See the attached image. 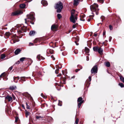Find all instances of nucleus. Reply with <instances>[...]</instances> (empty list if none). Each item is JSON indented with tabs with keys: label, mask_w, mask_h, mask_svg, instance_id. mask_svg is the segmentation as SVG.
Here are the masks:
<instances>
[{
	"label": "nucleus",
	"mask_w": 124,
	"mask_h": 124,
	"mask_svg": "<svg viewBox=\"0 0 124 124\" xmlns=\"http://www.w3.org/2000/svg\"><path fill=\"white\" fill-rule=\"evenodd\" d=\"M109 27L110 29V30H111L112 29L113 27H112V26L111 25H109Z\"/></svg>",
	"instance_id": "35"
},
{
	"label": "nucleus",
	"mask_w": 124,
	"mask_h": 124,
	"mask_svg": "<svg viewBox=\"0 0 124 124\" xmlns=\"http://www.w3.org/2000/svg\"><path fill=\"white\" fill-rule=\"evenodd\" d=\"M94 36H97V34H94Z\"/></svg>",
	"instance_id": "59"
},
{
	"label": "nucleus",
	"mask_w": 124,
	"mask_h": 124,
	"mask_svg": "<svg viewBox=\"0 0 124 124\" xmlns=\"http://www.w3.org/2000/svg\"><path fill=\"white\" fill-rule=\"evenodd\" d=\"M111 39H112L111 37H110L109 38V42H110L111 41Z\"/></svg>",
	"instance_id": "48"
},
{
	"label": "nucleus",
	"mask_w": 124,
	"mask_h": 124,
	"mask_svg": "<svg viewBox=\"0 0 124 124\" xmlns=\"http://www.w3.org/2000/svg\"><path fill=\"white\" fill-rule=\"evenodd\" d=\"M20 79L19 80V81L23 83V82L22 81H25V77H21L20 78Z\"/></svg>",
	"instance_id": "14"
},
{
	"label": "nucleus",
	"mask_w": 124,
	"mask_h": 124,
	"mask_svg": "<svg viewBox=\"0 0 124 124\" xmlns=\"http://www.w3.org/2000/svg\"><path fill=\"white\" fill-rule=\"evenodd\" d=\"M98 6L96 3H94L93 5L90 6V8L91 11L92 12H95L96 15L98 14L99 9L98 8Z\"/></svg>",
	"instance_id": "2"
},
{
	"label": "nucleus",
	"mask_w": 124,
	"mask_h": 124,
	"mask_svg": "<svg viewBox=\"0 0 124 124\" xmlns=\"http://www.w3.org/2000/svg\"><path fill=\"white\" fill-rule=\"evenodd\" d=\"M4 73H2L0 75V78H1L2 77V76L3 75H4Z\"/></svg>",
	"instance_id": "45"
},
{
	"label": "nucleus",
	"mask_w": 124,
	"mask_h": 124,
	"mask_svg": "<svg viewBox=\"0 0 124 124\" xmlns=\"http://www.w3.org/2000/svg\"><path fill=\"white\" fill-rule=\"evenodd\" d=\"M63 7L62 3L59 1L56 4L55 8L57 9V12L58 13H60L61 12Z\"/></svg>",
	"instance_id": "4"
},
{
	"label": "nucleus",
	"mask_w": 124,
	"mask_h": 124,
	"mask_svg": "<svg viewBox=\"0 0 124 124\" xmlns=\"http://www.w3.org/2000/svg\"><path fill=\"white\" fill-rule=\"evenodd\" d=\"M97 71V68L96 65H95L92 69L91 72L92 73H96Z\"/></svg>",
	"instance_id": "8"
},
{
	"label": "nucleus",
	"mask_w": 124,
	"mask_h": 124,
	"mask_svg": "<svg viewBox=\"0 0 124 124\" xmlns=\"http://www.w3.org/2000/svg\"><path fill=\"white\" fill-rule=\"evenodd\" d=\"M25 59L26 58L25 57H22L20 58V60L21 62H23Z\"/></svg>",
	"instance_id": "27"
},
{
	"label": "nucleus",
	"mask_w": 124,
	"mask_h": 124,
	"mask_svg": "<svg viewBox=\"0 0 124 124\" xmlns=\"http://www.w3.org/2000/svg\"><path fill=\"white\" fill-rule=\"evenodd\" d=\"M17 31L19 34H20L21 35H23V36L24 35H23V33L26 31V27H21L20 29L19 28L17 30Z\"/></svg>",
	"instance_id": "5"
},
{
	"label": "nucleus",
	"mask_w": 124,
	"mask_h": 124,
	"mask_svg": "<svg viewBox=\"0 0 124 124\" xmlns=\"http://www.w3.org/2000/svg\"><path fill=\"white\" fill-rule=\"evenodd\" d=\"M41 117V116H36V118L37 119H39Z\"/></svg>",
	"instance_id": "42"
},
{
	"label": "nucleus",
	"mask_w": 124,
	"mask_h": 124,
	"mask_svg": "<svg viewBox=\"0 0 124 124\" xmlns=\"http://www.w3.org/2000/svg\"><path fill=\"white\" fill-rule=\"evenodd\" d=\"M78 121H79L78 119H76V122H75L76 124H78Z\"/></svg>",
	"instance_id": "34"
},
{
	"label": "nucleus",
	"mask_w": 124,
	"mask_h": 124,
	"mask_svg": "<svg viewBox=\"0 0 124 124\" xmlns=\"http://www.w3.org/2000/svg\"><path fill=\"white\" fill-rule=\"evenodd\" d=\"M76 26L75 24L73 25L72 26V27L73 28H76Z\"/></svg>",
	"instance_id": "51"
},
{
	"label": "nucleus",
	"mask_w": 124,
	"mask_h": 124,
	"mask_svg": "<svg viewBox=\"0 0 124 124\" xmlns=\"http://www.w3.org/2000/svg\"><path fill=\"white\" fill-rule=\"evenodd\" d=\"M35 31H31L29 33V34L31 36H32L34 35Z\"/></svg>",
	"instance_id": "17"
},
{
	"label": "nucleus",
	"mask_w": 124,
	"mask_h": 124,
	"mask_svg": "<svg viewBox=\"0 0 124 124\" xmlns=\"http://www.w3.org/2000/svg\"><path fill=\"white\" fill-rule=\"evenodd\" d=\"M90 19L89 18L88 19V22H90Z\"/></svg>",
	"instance_id": "57"
},
{
	"label": "nucleus",
	"mask_w": 124,
	"mask_h": 124,
	"mask_svg": "<svg viewBox=\"0 0 124 124\" xmlns=\"http://www.w3.org/2000/svg\"><path fill=\"white\" fill-rule=\"evenodd\" d=\"M89 81H90L91 80V76H89Z\"/></svg>",
	"instance_id": "46"
},
{
	"label": "nucleus",
	"mask_w": 124,
	"mask_h": 124,
	"mask_svg": "<svg viewBox=\"0 0 124 124\" xmlns=\"http://www.w3.org/2000/svg\"><path fill=\"white\" fill-rule=\"evenodd\" d=\"M19 77H13V80L14 81V82L17 83L18 82L17 80H16V79H17L18 80L19 79Z\"/></svg>",
	"instance_id": "16"
},
{
	"label": "nucleus",
	"mask_w": 124,
	"mask_h": 124,
	"mask_svg": "<svg viewBox=\"0 0 124 124\" xmlns=\"http://www.w3.org/2000/svg\"><path fill=\"white\" fill-rule=\"evenodd\" d=\"M119 85L121 87H124V85L123 83H121L119 84Z\"/></svg>",
	"instance_id": "31"
},
{
	"label": "nucleus",
	"mask_w": 124,
	"mask_h": 124,
	"mask_svg": "<svg viewBox=\"0 0 124 124\" xmlns=\"http://www.w3.org/2000/svg\"><path fill=\"white\" fill-rule=\"evenodd\" d=\"M54 52L53 50H52L48 49L46 51V53L47 54H52Z\"/></svg>",
	"instance_id": "12"
},
{
	"label": "nucleus",
	"mask_w": 124,
	"mask_h": 124,
	"mask_svg": "<svg viewBox=\"0 0 124 124\" xmlns=\"http://www.w3.org/2000/svg\"><path fill=\"white\" fill-rule=\"evenodd\" d=\"M108 41L107 40H105V42H108Z\"/></svg>",
	"instance_id": "61"
},
{
	"label": "nucleus",
	"mask_w": 124,
	"mask_h": 124,
	"mask_svg": "<svg viewBox=\"0 0 124 124\" xmlns=\"http://www.w3.org/2000/svg\"><path fill=\"white\" fill-rule=\"evenodd\" d=\"M103 51V49L101 48H99L98 52L100 54H101Z\"/></svg>",
	"instance_id": "15"
},
{
	"label": "nucleus",
	"mask_w": 124,
	"mask_h": 124,
	"mask_svg": "<svg viewBox=\"0 0 124 124\" xmlns=\"http://www.w3.org/2000/svg\"><path fill=\"white\" fill-rule=\"evenodd\" d=\"M41 3L43 5V6H46L48 5L47 2L45 0H42L41 1Z\"/></svg>",
	"instance_id": "11"
},
{
	"label": "nucleus",
	"mask_w": 124,
	"mask_h": 124,
	"mask_svg": "<svg viewBox=\"0 0 124 124\" xmlns=\"http://www.w3.org/2000/svg\"><path fill=\"white\" fill-rule=\"evenodd\" d=\"M84 101L83 100L82 98V97H79L78 99L77 102L78 103V108H79L82 104L84 102Z\"/></svg>",
	"instance_id": "6"
},
{
	"label": "nucleus",
	"mask_w": 124,
	"mask_h": 124,
	"mask_svg": "<svg viewBox=\"0 0 124 124\" xmlns=\"http://www.w3.org/2000/svg\"><path fill=\"white\" fill-rule=\"evenodd\" d=\"M106 66L108 67H109L110 66V64L109 62H107L105 63Z\"/></svg>",
	"instance_id": "25"
},
{
	"label": "nucleus",
	"mask_w": 124,
	"mask_h": 124,
	"mask_svg": "<svg viewBox=\"0 0 124 124\" xmlns=\"http://www.w3.org/2000/svg\"><path fill=\"white\" fill-rule=\"evenodd\" d=\"M62 72L63 74H63V72H64V71H63V70L62 71Z\"/></svg>",
	"instance_id": "64"
},
{
	"label": "nucleus",
	"mask_w": 124,
	"mask_h": 124,
	"mask_svg": "<svg viewBox=\"0 0 124 124\" xmlns=\"http://www.w3.org/2000/svg\"><path fill=\"white\" fill-rule=\"evenodd\" d=\"M30 114V113L29 112L27 111H26L25 112V115L26 117H27L28 116H29Z\"/></svg>",
	"instance_id": "29"
},
{
	"label": "nucleus",
	"mask_w": 124,
	"mask_h": 124,
	"mask_svg": "<svg viewBox=\"0 0 124 124\" xmlns=\"http://www.w3.org/2000/svg\"><path fill=\"white\" fill-rule=\"evenodd\" d=\"M30 23L32 24H34V22H31V21H30Z\"/></svg>",
	"instance_id": "55"
},
{
	"label": "nucleus",
	"mask_w": 124,
	"mask_h": 124,
	"mask_svg": "<svg viewBox=\"0 0 124 124\" xmlns=\"http://www.w3.org/2000/svg\"><path fill=\"white\" fill-rule=\"evenodd\" d=\"M120 79L123 83H124V78L122 76H120Z\"/></svg>",
	"instance_id": "28"
},
{
	"label": "nucleus",
	"mask_w": 124,
	"mask_h": 124,
	"mask_svg": "<svg viewBox=\"0 0 124 124\" xmlns=\"http://www.w3.org/2000/svg\"><path fill=\"white\" fill-rule=\"evenodd\" d=\"M13 67H10L9 69V70H11L12 69Z\"/></svg>",
	"instance_id": "47"
},
{
	"label": "nucleus",
	"mask_w": 124,
	"mask_h": 124,
	"mask_svg": "<svg viewBox=\"0 0 124 124\" xmlns=\"http://www.w3.org/2000/svg\"><path fill=\"white\" fill-rule=\"evenodd\" d=\"M22 107H23V108H24V106L23 105L22 106Z\"/></svg>",
	"instance_id": "58"
},
{
	"label": "nucleus",
	"mask_w": 124,
	"mask_h": 124,
	"mask_svg": "<svg viewBox=\"0 0 124 124\" xmlns=\"http://www.w3.org/2000/svg\"><path fill=\"white\" fill-rule=\"evenodd\" d=\"M105 34H106V32H105V31L103 32V35H105Z\"/></svg>",
	"instance_id": "52"
},
{
	"label": "nucleus",
	"mask_w": 124,
	"mask_h": 124,
	"mask_svg": "<svg viewBox=\"0 0 124 124\" xmlns=\"http://www.w3.org/2000/svg\"><path fill=\"white\" fill-rule=\"evenodd\" d=\"M75 10L73 9L72 10L71 16L70 18V21L73 23H75L77 20V14L75 15Z\"/></svg>",
	"instance_id": "1"
},
{
	"label": "nucleus",
	"mask_w": 124,
	"mask_h": 124,
	"mask_svg": "<svg viewBox=\"0 0 124 124\" xmlns=\"http://www.w3.org/2000/svg\"><path fill=\"white\" fill-rule=\"evenodd\" d=\"M75 76H73V77H71V78H75Z\"/></svg>",
	"instance_id": "56"
},
{
	"label": "nucleus",
	"mask_w": 124,
	"mask_h": 124,
	"mask_svg": "<svg viewBox=\"0 0 124 124\" xmlns=\"http://www.w3.org/2000/svg\"><path fill=\"white\" fill-rule=\"evenodd\" d=\"M99 48L98 46L94 47L93 48V50L95 51H98Z\"/></svg>",
	"instance_id": "22"
},
{
	"label": "nucleus",
	"mask_w": 124,
	"mask_h": 124,
	"mask_svg": "<svg viewBox=\"0 0 124 124\" xmlns=\"http://www.w3.org/2000/svg\"><path fill=\"white\" fill-rule=\"evenodd\" d=\"M26 0L28 2H30L32 0Z\"/></svg>",
	"instance_id": "50"
},
{
	"label": "nucleus",
	"mask_w": 124,
	"mask_h": 124,
	"mask_svg": "<svg viewBox=\"0 0 124 124\" xmlns=\"http://www.w3.org/2000/svg\"><path fill=\"white\" fill-rule=\"evenodd\" d=\"M12 98H13L14 100H15L16 99V97L13 94L12 95Z\"/></svg>",
	"instance_id": "37"
},
{
	"label": "nucleus",
	"mask_w": 124,
	"mask_h": 124,
	"mask_svg": "<svg viewBox=\"0 0 124 124\" xmlns=\"http://www.w3.org/2000/svg\"><path fill=\"white\" fill-rule=\"evenodd\" d=\"M57 16L58 19H60L62 17V16L60 14H58L57 15Z\"/></svg>",
	"instance_id": "30"
},
{
	"label": "nucleus",
	"mask_w": 124,
	"mask_h": 124,
	"mask_svg": "<svg viewBox=\"0 0 124 124\" xmlns=\"http://www.w3.org/2000/svg\"><path fill=\"white\" fill-rule=\"evenodd\" d=\"M5 99H7L9 102H12V97L8 95H7L6 97H5Z\"/></svg>",
	"instance_id": "10"
},
{
	"label": "nucleus",
	"mask_w": 124,
	"mask_h": 124,
	"mask_svg": "<svg viewBox=\"0 0 124 124\" xmlns=\"http://www.w3.org/2000/svg\"><path fill=\"white\" fill-rule=\"evenodd\" d=\"M51 58H52V59L53 60H55V58L54 57V56L53 55H52L51 56Z\"/></svg>",
	"instance_id": "38"
},
{
	"label": "nucleus",
	"mask_w": 124,
	"mask_h": 124,
	"mask_svg": "<svg viewBox=\"0 0 124 124\" xmlns=\"http://www.w3.org/2000/svg\"><path fill=\"white\" fill-rule=\"evenodd\" d=\"M59 70V69H57L55 71V73L56 74H58V73Z\"/></svg>",
	"instance_id": "41"
},
{
	"label": "nucleus",
	"mask_w": 124,
	"mask_h": 124,
	"mask_svg": "<svg viewBox=\"0 0 124 124\" xmlns=\"http://www.w3.org/2000/svg\"><path fill=\"white\" fill-rule=\"evenodd\" d=\"M41 57H42L41 56L40 57V55H38L37 56V58L39 60H40L41 58Z\"/></svg>",
	"instance_id": "32"
},
{
	"label": "nucleus",
	"mask_w": 124,
	"mask_h": 124,
	"mask_svg": "<svg viewBox=\"0 0 124 124\" xmlns=\"http://www.w3.org/2000/svg\"><path fill=\"white\" fill-rule=\"evenodd\" d=\"M85 51L86 53H88L89 52V49L86 47L85 48Z\"/></svg>",
	"instance_id": "24"
},
{
	"label": "nucleus",
	"mask_w": 124,
	"mask_h": 124,
	"mask_svg": "<svg viewBox=\"0 0 124 124\" xmlns=\"http://www.w3.org/2000/svg\"><path fill=\"white\" fill-rule=\"evenodd\" d=\"M18 117H15V122H17L18 121Z\"/></svg>",
	"instance_id": "40"
},
{
	"label": "nucleus",
	"mask_w": 124,
	"mask_h": 124,
	"mask_svg": "<svg viewBox=\"0 0 124 124\" xmlns=\"http://www.w3.org/2000/svg\"><path fill=\"white\" fill-rule=\"evenodd\" d=\"M74 52L75 54H77L78 53V50H75L74 51Z\"/></svg>",
	"instance_id": "36"
},
{
	"label": "nucleus",
	"mask_w": 124,
	"mask_h": 124,
	"mask_svg": "<svg viewBox=\"0 0 124 124\" xmlns=\"http://www.w3.org/2000/svg\"><path fill=\"white\" fill-rule=\"evenodd\" d=\"M10 32H6L5 34V36H6L7 37L6 38H8V37H9V36H10Z\"/></svg>",
	"instance_id": "20"
},
{
	"label": "nucleus",
	"mask_w": 124,
	"mask_h": 124,
	"mask_svg": "<svg viewBox=\"0 0 124 124\" xmlns=\"http://www.w3.org/2000/svg\"><path fill=\"white\" fill-rule=\"evenodd\" d=\"M16 86H11L9 88V89L11 90H14L16 89Z\"/></svg>",
	"instance_id": "18"
},
{
	"label": "nucleus",
	"mask_w": 124,
	"mask_h": 124,
	"mask_svg": "<svg viewBox=\"0 0 124 124\" xmlns=\"http://www.w3.org/2000/svg\"><path fill=\"white\" fill-rule=\"evenodd\" d=\"M78 0H74L73 5L74 6H77L78 5Z\"/></svg>",
	"instance_id": "19"
},
{
	"label": "nucleus",
	"mask_w": 124,
	"mask_h": 124,
	"mask_svg": "<svg viewBox=\"0 0 124 124\" xmlns=\"http://www.w3.org/2000/svg\"><path fill=\"white\" fill-rule=\"evenodd\" d=\"M26 104L27 106V108L28 109H30V106H29L27 103H26Z\"/></svg>",
	"instance_id": "33"
},
{
	"label": "nucleus",
	"mask_w": 124,
	"mask_h": 124,
	"mask_svg": "<svg viewBox=\"0 0 124 124\" xmlns=\"http://www.w3.org/2000/svg\"><path fill=\"white\" fill-rule=\"evenodd\" d=\"M92 17H93V16H92V15H90V16H89V17H92Z\"/></svg>",
	"instance_id": "60"
},
{
	"label": "nucleus",
	"mask_w": 124,
	"mask_h": 124,
	"mask_svg": "<svg viewBox=\"0 0 124 124\" xmlns=\"http://www.w3.org/2000/svg\"><path fill=\"white\" fill-rule=\"evenodd\" d=\"M6 57L5 55L4 54H2L1 56V58L2 59Z\"/></svg>",
	"instance_id": "26"
},
{
	"label": "nucleus",
	"mask_w": 124,
	"mask_h": 124,
	"mask_svg": "<svg viewBox=\"0 0 124 124\" xmlns=\"http://www.w3.org/2000/svg\"><path fill=\"white\" fill-rule=\"evenodd\" d=\"M20 63V61H18L16 63V64H19Z\"/></svg>",
	"instance_id": "43"
},
{
	"label": "nucleus",
	"mask_w": 124,
	"mask_h": 124,
	"mask_svg": "<svg viewBox=\"0 0 124 124\" xmlns=\"http://www.w3.org/2000/svg\"><path fill=\"white\" fill-rule=\"evenodd\" d=\"M23 12L21 11L18 10L13 12L11 14V15L13 16H17L20 15Z\"/></svg>",
	"instance_id": "7"
},
{
	"label": "nucleus",
	"mask_w": 124,
	"mask_h": 124,
	"mask_svg": "<svg viewBox=\"0 0 124 124\" xmlns=\"http://www.w3.org/2000/svg\"><path fill=\"white\" fill-rule=\"evenodd\" d=\"M75 43H76V45H78L79 44L78 43H77V42L76 41H75Z\"/></svg>",
	"instance_id": "54"
},
{
	"label": "nucleus",
	"mask_w": 124,
	"mask_h": 124,
	"mask_svg": "<svg viewBox=\"0 0 124 124\" xmlns=\"http://www.w3.org/2000/svg\"><path fill=\"white\" fill-rule=\"evenodd\" d=\"M21 51L20 49L18 48L17 49L15 52V54L16 55L18 54Z\"/></svg>",
	"instance_id": "13"
},
{
	"label": "nucleus",
	"mask_w": 124,
	"mask_h": 124,
	"mask_svg": "<svg viewBox=\"0 0 124 124\" xmlns=\"http://www.w3.org/2000/svg\"><path fill=\"white\" fill-rule=\"evenodd\" d=\"M19 40H16V39H12L10 41V42L12 43H15L16 42H18V41Z\"/></svg>",
	"instance_id": "21"
},
{
	"label": "nucleus",
	"mask_w": 124,
	"mask_h": 124,
	"mask_svg": "<svg viewBox=\"0 0 124 124\" xmlns=\"http://www.w3.org/2000/svg\"><path fill=\"white\" fill-rule=\"evenodd\" d=\"M27 96H28V97H30V98H32L31 97V95L29 94H27Z\"/></svg>",
	"instance_id": "49"
},
{
	"label": "nucleus",
	"mask_w": 124,
	"mask_h": 124,
	"mask_svg": "<svg viewBox=\"0 0 124 124\" xmlns=\"http://www.w3.org/2000/svg\"><path fill=\"white\" fill-rule=\"evenodd\" d=\"M58 27V26L57 24H54L51 26V29L53 31H55L57 30Z\"/></svg>",
	"instance_id": "9"
},
{
	"label": "nucleus",
	"mask_w": 124,
	"mask_h": 124,
	"mask_svg": "<svg viewBox=\"0 0 124 124\" xmlns=\"http://www.w3.org/2000/svg\"><path fill=\"white\" fill-rule=\"evenodd\" d=\"M25 5L24 4H22L20 5V7L21 8H24L25 7Z\"/></svg>",
	"instance_id": "23"
},
{
	"label": "nucleus",
	"mask_w": 124,
	"mask_h": 124,
	"mask_svg": "<svg viewBox=\"0 0 124 124\" xmlns=\"http://www.w3.org/2000/svg\"><path fill=\"white\" fill-rule=\"evenodd\" d=\"M101 23H98V24H97V25L98 26H99V24H101Z\"/></svg>",
	"instance_id": "62"
},
{
	"label": "nucleus",
	"mask_w": 124,
	"mask_h": 124,
	"mask_svg": "<svg viewBox=\"0 0 124 124\" xmlns=\"http://www.w3.org/2000/svg\"><path fill=\"white\" fill-rule=\"evenodd\" d=\"M80 70V69H77L75 70V72H78V71Z\"/></svg>",
	"instance_id": "44"
},
{
	"label": "nucleus",
	"mask_w": 124,
	"mask_h": 124,
	"mask_svg": "<svg viewBox=\"0 0 124 124\" xmlns=\"http://www.w3.org/2000/svg\"><path fill=\"white\" fill-rule=\"evenodd\" d=\"M5 73H4V75H3L2 76L4 77V76H5Z\"/></svg>",
	"instance_id": "63"
},
{
	"label": "nucleus",
	"mask_w": 124,
	"mask_h": 124,
	"mask_svg": "<svg viewBox=\"0 0 124 124\" xmlns=\"http://www.w3.org/2000/svg\"><path fill=\"white\" fill-rule=\"evenodd\" d=\"M35 13L33 12H31L30 13L29 15H27V18L25 19V23H27V22H29V19H30L31 21H34L35 20L34 17Z\"/></svg>",
	"instance_id": "3"
},
{
	"label": "nucleus",
	"mask_w": 124,
	"mask_h": 124,
	"mask_svg": "<svg viewBox=\"0 0 124 124\" xmlns=\"http://www.w3.org/2000/svg\"><path fill=\"white\" fill-rule=\"evenodd\" d=\"M78 67H79V68H81V69H82V66H81L80 65H78Z\"/></svg>",
	"instance_id": "53"
},
{
	"label": "nucleus",
	"mask_w": 124,
	"mask_h": 124,
	"mask_svg": "<svg viewBox=\"0 0 124 124\" xmlns=\"http://www.w3.org/2000/svg\"><path fill=\"white\" fill-rule=\"evenodd\" d=\"M101 18L102 19V20L101 21L102 22L103 21V20L105 18L103 16H101Z\"/></svg>",
	"instance_id": "39"
}]
</instances>
